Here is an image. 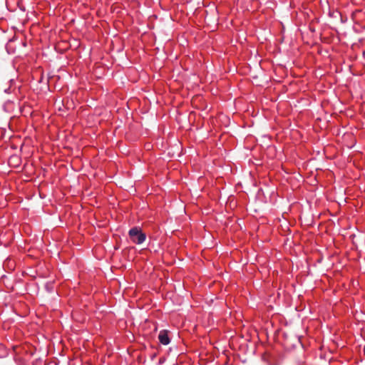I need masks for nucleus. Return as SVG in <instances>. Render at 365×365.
<instances>
[{
  "instance_id": "obj_1",
  "label": "nucleus",
  "mask_w": 365,
  "mask_h": 365,
  "mask_svg": "<svg viewBox=\"0 0 365 365\" xmlns=\"http://www.w3.org/2000/svg\"><path fill=\"white\" fill-rule=\"evenodd\" d=\"M128 235L130 240L136 245L143 243L146 239L145 234L143 233L141 229L138 227L131 228L128 232Z\"/></svg>"
},
{
  "instance_id": "obj_2",
  "label": "nucleus",
  "mask_w": 365,
  "mask_h": 365,
  "mask_svg": "<svg viewBox=\"0 0 365 365\" xmlns=\"http://www.w3.org/2000/svg\"><path fill=\"white\" fill-rule=\"evenodd\" d=\"M170 331L166 329L160 330L158 334V340L160 343L164 346H167L170 343Z\"/></svg>"
},
{
  "instance_id": "obj_3",
  "label": "nucleus",
  "mask_w": 365,
  "mask_h": 365,
  "mask_svg": "<svg viewBox=\"0 0 365 365\" xmlns=\"http://www.w3.org/2000/svg\"><path fill=\"white\" fill-rule=\"evenodd\" d=\"M8 163H9V166H14V167H18V166H19V165H18V164H16H16H15V165H12L11 163H11V161H8Z\"/></svg>"
}]
</instances>
